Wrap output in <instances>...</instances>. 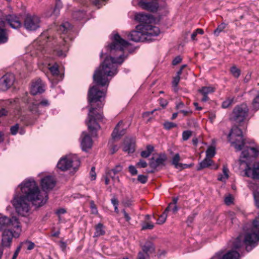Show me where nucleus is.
<instances>
[{"instance_id": "obj_1", "label": "nucleus", "mask_w": 259, "mask_h": 259, "mask_svg": "<svg viewBox=\"0 0 259 259\" xmlns=\"http://www.w3.org/2000/svg\"><path fill=\"white\" fill-rule=\"evenodd\" d=\"M129 45L128 42L121 37L118 34H115L113 42L108 47L111 55L118 57H106L103 63L97 70L94 75V82L98 85H108L109 80L108 76H112L117 72V64H121L124 60L123 51Z\"/></svg>"}, {"instance_id": "obj_2", "label": "nucleus", "mask_w": 259, "mask_h": 259, "mask_svg": "<svg viewBox=\"0 0 259 259\" xmlns=\"http://www.w3.org/2000/svg\"><path fill=\"white\" fill-rule=\"evenodd\" d=\"M21 194H16L12 203L17 212L25 216L29 212L30 202L36 207L44 205L48 201L46 192L40 190L36 182L31 179L26 180L19 185Z\"/></svg>"}, {"instance_id": "obj_3", "label": "nucleus", "mask_w": 259, "mask_h": 259, "mask_svg": "<svg viewBox=\"0 0 259 259\" xmlns=\"http://www.w3.org/2000/svg\"><path fill=\"white\" fill-rule=\"evenodd\" d=\"M105 96V92L99 90L95 85L90 88L89 91L88 101L91 107L88 113V120L87 124L91 131H97L100 128L97 120H101L103 116L101 113L96 112L97 108L95 107V104L97 103V106L99 107H102L103 104L101 99Z\"/></svg>"}, {"instance_id": "obj_4", "label": "nucleus", "mask_w": 259, "mask_h": 259, "mask_svg": "<svg viewBox=\"0 0 259 259\" xmlns=\"http://www.w3.org/2000/svg\"><path fill=\"white\" fill-rule=\"evenodd\" d=\"M243 229L244 234H241L233 240L232 247L238 249L245 245L246 250L249 251L259 239V215L251 224H246Z\"/></svg>"}, {"instance_id": "obj_5", "label": "nucleus", "mask_w": 259, "mask_h": 259, "mask_svg": "<svg viewBox=\"0 0 259 259\" xmlns=\"http://www.w3.org/2000/svg\"><path fill=\"white\" fill-rule=\"evenodd\" d=\"M6 22L14 29H18L22 25L20 17L16 15L0 16V44L6 42L8 39L5 28Z\"/></svg>"}, {"instance_id": "obj_6", "label": "nucleus", "mask_w": 259, "mask_h": 259, "mask_svg": "<svg viewBox=\"0 0 259 259\" xmlns=\"http://www.w3.org/2000/svg\"><path fill=\"white\" fill-rule=\"evenodd\" d=\"M228 139L231 145L237 151L241 150L245 144L242 131L236 126H233L229 135Z\"/></svg>"}, {"instance_id": "obj_7", "label": "nucleus", "mask_w": 259, "mask_h": 259, "mask_svg": "<svg viewBox=\"0 0 259 259\" xmlns=\"http://www.w3.org/2000/svg\"><path fill=\"white\" fill-rule=\"evenodd\" d=\"M80 160L76 155H69L63 157L57 164V167L62 171L67 170L71 168L76 170L80 165Z\"/></svg>"}, {"instance_id": "obj_8", "label": "nucleus", "mask_w": 259, "mask_h": 259, "mask_svg": "<svg viewBox=\"0 0 259 259\" xmlns=\"http://www.w3.org/2000/svg\"><path fill=\"white\" fill-rule=\"evenodd\" d=\"M248 115V107L246 104L243 103L238 105L234 107L231 118L235 122L241 123L247 119Z\"/></svg>"}, {"instance_id": "obj_9", "label": "nucleus", "mask_w": 259, "mask_h": 259, "mask_svg": "<svg viewBox=\"0 0 259 259\" xmlns=\"http://www.w3.org/2000/svg\"><path fill=\"white\" fill-rule=\"evenodd\" d=\"M21 232L20 227L13 229L5 230L2 235V244L4 246L9 247L11 245L13 237L18 238Z\"/></svg>"}, {"instance_id": "obj_10", "label": "nucleus", "mask_w": 259, "mask_h": 259, "mask_svg": "<svg viewBox=\"0 0 259 259\" xmlns=\"http://www.w3.org/2000/svg\"><path fill=\"white\" fill-rule=\"evenodd\" d=\"M138 30H142L144 31L145 39L147 41L153 40L152 37L157 36L160 33L159 28L151 25H139L137 26Z\"/></svg>"}, {"instance_id": "obj_11", "label": "nucleus", "mask_w": 259, "mask_h": 259, "mask_svg": "<svg viewBox=\"0 0 259 259\" xmlns=\"http://www.w3.org/2000/svg\"><path fill=\"white\" fill-rule=\"evenodd\" d=\"M40 20L35 15L27 14L24 21V26L28 30L34 31L40 27Z\"/></svg>"}, {"instance_id": "obj_12", "label": "nucleus", "mask_w": 259, "mask_h": 259, "mask_svg": "<svg viewBox=\"0 0 259 259\" xmlns=\"http://www.w3.org/2000/svg\"><path fill=\"white\" fill-rule=\"evenodd\" d=\"M20 223L15 217L9 218L6 216L0 217V230L7 227H10V229L14 230L15 228L19 227Z\"/></svg>"}, {"instance_id": "obj_13", "label": "nucleus", "mask_w": 259, "mask_h": 259, "mask_svg": "<svg viewBox=\"0 0 259 259\" xmlns=\"http://www.w3.org/2000/svg\"><path fill=\"white\" fill-rule=\"evenodd\" d=\"M15 76L12 73H7L0 79V90L3 91L7 90L14 83Z\"/></svg>"}, {"instance_id": "obj_14", "label": "nucleus", "mask_w": 259, "mask_h": 259, "mask_svg": "<svg viewBox=\"0 0 259 259\" xmlns=\"http://www.w3.org/2000/svg\"><path fill=\"white\" fill-rule=\"evenodd\" d=\"M240 257L239 253L234 250L228 251L223 254V252L220 251L217 253L211 259H239Z\"/></svg>"}, {"instance_id": "obj_15", "label": "nucleus", "mask_w": 259, "mask_h": 259, "mask_svg": "<svg viewBox=\"0 0 259 259\" xmlns=\"http://www.w3.org/2000/svg\"><path fill=\"white\" fill-rule=\"evenodd\" d=\"M40 184L44 191H50L55 187L56 181L53 177L48 176L41 179Z\"/></svg>"}, {"instance_id": "obj_16", "label": "nucleus", "mask_w": 259, "mask_h": 259, "mask_svg": "<svg viewBox=\"0 0 259 259\" xmlns=\"http://www.w3.org/2000/svg\"><path fill=\"white\" fill-rule=\"evenodd\" d=\"M245 175L248 177L258 179L259 163H254L251 167L247 165L245 169Z\"/></svg>"}, {"instance_id": "obj_17", "label": "nucleus", "mask_w": 259, "mask_h": 259, "mask_svg": "<svg viewBox=\"0 0 259 259\" xmlns=\"http://www.w3.org/2000/svg\"><path fill=\"white\" fill-rule=\"evenodd\" d=\"M144 31L142 30H138L137 27L135 30H133L128 35L129 39L135 42L144 41L146 40Z\"/></svg>"}, {"instance_id": "obj_18", "label": "nucleus", "mask_w": 259, "mask_h": 259, "mask_svg": "<svg viewBox=\"0 0 259 259\" xmlns=\"http://www.w3.org/2000/svg\"><path fill=\"white\" fill-rule=\"evenodd\" d=\"M45 91L44 85L42 80L40 79L32 82L30 92L33 95H35L38 93H41Z\"/></svg>"}, {"instance_id": "obj_19", "label": "nucleus", "mask_w": 259, "mask_h": 259, "mask_svg": "<svg viewBox=\"0 0 259 259\" xmlns=\"http://www.w3.org/2000/svg\"><path fill=\"white\" fill-rule=\"evenodd\" d=\"M81 146L82 149L86 151L90 149L93 144V141L91 137L85 132H82L81 136Z\"/></svg>"}, {"instance_id": "obj_20", "label": "nucleus", "mask_w": 259, "mask_h": 259, "mask_svg": "<svg viewBox=\"0 0 259 259\" xmlns=\"http://www.w3.org/2000/svg\"><path fill=\"white\" fill-rule=\"evenodd\" d=\"M135 150V141L131 138H126L124 141L123 150L128 153H133Z\"/></svg>"}, {"instance_id": "obj_21", "label": "nucleus", "mask_w": 259, "mask_h": 259, "mask_svg": "<svg viewBox=\"0 0 259 259\" xmlns=\"http://www.w3.org/2000/svg\"><path fill=\"white\" fill-rule=\"evenodd\" d=\"M125 133V130L123 128V122L120 121L114 128L112 134V138L114 140L119 139Z\"/></svg>"}, {"instance_id": "obj_22", "label": "nucleus", "mask_w": 259, "mask_h": 259, "mask_svg": "<svg viewBox=\"0 0 259 259\" xmlns=\"http://www.w3.org/2000/svg\"><path fill=\"white\" fill-rule=\"evenodd\" d=\"M166 159L167 157L165 154H160L156 159L153 158L151 159L150 166L152 168H156L159 166L164 165Z\"/></svg>"}, {"instance_id": "obj_23", "label": "nucleus", "mask_w": 259, "mask_h": 259, "mask_svg": "<svg viewBox=\"0 0 259 259\" xmlns=\"http://www.w3.org/2000/svg\"><path fill=\"white\" fill-rule=\"evenodd\" d=\"M198 92L203 96L201 101L206 102L209 100L207 95L214 92V88L212 87H203L198 90Z\"/></svg>"}, {"instance_id": "obj_24", "label": "nucleus", "mask_w": 259, "mask_h": 259, "mask_svg": "<svg viewBox=\"0 0 259 259\" xmlns=\"http://www.w3.org/2000/svg\"><path fill=\"white\" fill-rule=\"evenodd\" d=\"M180 160L181 158L179 154L177 153L172 158L171 164L174 165L176 168L179 169L180 170H182L188 167L186 164L180 163L179 161Z\"/></svg>"}, {"instance_id": "obj_25", "label": "nucleus", "mask_w": 259, "mask_h": 259, "mask_svg": "<svg viewBox=\"0 0 259 259\" xmlns=\"http://www.w3.org/2000/svg\"><path fill=\"white\" fill-rule=\"evenodd\" d=\"M135 19L141 23L140 25H148L147 23L151 21V16L150 15L139 13L135 15Z\"/></svg>"}, {"instance_id": "obj_26", "label": "nucleus", "mask_w": 259, "mask_h": 259, "mask_svg": "<svg viewBox=\"0 0 259 259\" xmlns=\"http://www.w3.org/2000/svg\"><path fill=\"white\" fill-rule=\"evenodd\" d=\"M213 163V161L208 158L205 157L204 159H203L200 163L199 167L198 168V170H201L203 168L208 167L209 166L212 165V168L217 169L218 168L219 166L217 164L212 165Z\"/></svg>"}, {"instance_id": "obj_27", "label": "nucleus", "mask_w": 259, "mask_h": 259, "mask_svg": "<svg viewBox=\"0 0 259 259\" xmlns=\"http://www.w3.org/2000/svg\"><path fill=\"white\" fill-rule=\"evenodd\" d=\"M139 6L143 9L155 12L157 9V6L155 4L151 2H145L140 1L139 3Z\"/></svg>"}, {"instance_id": "obj_28", "label": "nucleus", "mask_w": 259, "mask_h": 259, "mask_svg": "<svg viewBox=\"0 0 259 259\" xmlns=\"http://www.w3.org/2000/svg\"><path fill=\"white\" fill-rule=\"evenodd\" d=\"M95 228V232L94 235V237H97L102 235H104L105 234V231L104 230L105 227L102 224H98Z\"/></svg>"}, {"instance_id": "obj_29", "label": "nucleus", "mask_w": 259, "mask_h": 259, "mask_svg": "<svg viewBox=\"0 0 259 259\" xmlns=\"http://www.w3.org/2000/svg\"><path fill=\"white\" fill-rule=\"evenodd\" d=\"M171 204H169L168 206L166 208L164 211L162 213V214H161L158 220H157V224H163L166 219V218L167 217V212L169 211L170 208L171 207Z\"/></svg>"}, {"instance_id": "obj_30", "label": "nucleus", "mask_w": 259, "mask_h": 259, "mask_svg": "<svg viewBox=\"0 0 259 259\" xmlns=\"http://www.w3.org/2000/svg\"><path fill=\"white\" fill-rule=\"evenodd\" d=\"M229 169L227 166L224 165L223 168V174L219 175L218 180L220 181L225 182L229 178L228 175Z\"/></svg>"}, {"instance_id": "obj_31", "label": "nucleus", "mask_w": 259, "mask_h": 259, "mask_svg": "<svg viewBox=\"0 0 259 259\" xmlns=\"http://www.w3.org/2000/svg\"><path fill=\"white\" fill-rule=\"evenodd\" d=\"M70 24L68 22H65L59 26V28L57 30L60 33H65L70 29Z\"/></svg>"}, {"instance_id": "obj_32", "label": "nucleus", "mask_w": 259, "mask_h": 259, "mask_svg": "<svg viewBox=\"0 0 259 259\" xmlns=\"http://www.w3.org/2000/svg\"><path fill=\"white\" fill-rule=\"evenodd\" d=\"M122 169V167L121 165L118 164L116 165L115 168L109 170L108 172V175L112 178H113V176L115 175L116 174L118 173Z\"/></svg>"}, {"instance_id": "obj_33", "label": "nucleus", "mask_w": 259, "mask_h": 259, "mask_svg": "<svg viewBox=\"0 0 259 259\" xmlns=\"http://www.w3.org/2000/svg\"><path fill=\"white\" fill-rule=\"evenodd\" d=\"M146 149V150L143 151L141 153V156L142 157L147 158L149 156L153 150V147L151 145H148Z\"/></svg>"}, {"instance_id": "obj_34", "label": "nucleus", "mask_w": 259, "mask_h": 259, "mask_svg": "<svg viewBox=\"0 0 259 259\" xmlns=\"http://www.w3.org/2000/svg\"><path fill=\"white\" fill-rule=\"evenodd\" d=\"M143 250L145 253L152 252L154 251L153 244L150 242L146 243V244L143 247Z\"/></svg>"}, {"instance_id": "obj_35", "label": "nucleus", "mask_w": 259, "mask_h": 259, "mask_svg": "<svg viewBox=\"0 0 259 259\" xmlns=\"http://www.w3.org/2000/svg\"><path fill=\"white\" fill-rule=\"evenodd\" d=\"M215 154V149L214 147H209L206 151V157L211 159Z\"/></svg>"}, {"instance_id": "obj_36", "label": "nucleus", "mask_w": 259, "mask_h": 259, "mask_svg": "<svg viewBox=\"0 0 259 259\" xmlns=\"http://www.w3.org/2000/svg\"><path fill=\"white\" fill-rule=\"evenodd\" d=\"M227 24L224 22L222 23L218 26L217 29L214 31V34L217 36L218 35L220 32H222L224 30V29L227 27Z\"/></svg>"}, {"instance_id": "obj_37", "label": "nucleus", "mask_w": 259, "mask_h": 259, "mask_svg": "<svg viewBox=\"0 0 259 259\" xmlns=\"http://www.w3.org/2000/svg\"><path fill=\"white\" fill-rule=\"evenodd\" d=\"M39 107L38 104L33 103L29 107L30 111L34 114H39L38 109Z\"/></svg>"}, {"instance_id": "obj_38", "label": "nucleus", "mask_w": 259, "mask_h": 259, "mask_svg": "<svg viewBox=\"0 0 259 259\" xmlns=\"http://www.w3.org/2000/svg\"><path fill=\"white\" fill-rule=\"evenodd\" d=\"M230 71L232 73V74L235 77H238L239 76L240 74V71L239 69H238L235 66H233L230 69Z\"/></svg>"}, {"instance_id": "obj_39", "label": "nucleus", "mask_w": 259, "mask_h": 259, "mask_svg": "<svg viewBox=\"0 0 259 259\" xmlns=\"http://www.w3.org/2000/svg\"><path fill=\"white\" fill-rule=\"evenodd\" d=\"M233 98H228L222 103V106L223 108H227L233 104Z\"/></svg>"}, {"instance_id": "obj_40", "label": "nucleus", "mask_w": 259, "mask_h": 259, "mask_svg": "<svg viewBox=\"0 0 259 259\" xmlns=\"http://www.w3.org/2000/svg\"><path fill=\"white\" fill-rule=\"evenodd\" d=\"M62 7V3L61 0H56V5L53 13L56 15L59 14V9Z\"/></svg>"}, {"instance_id": "obj_41", "label": "nucleus", "mask_w": 259, "mask_h": 259, "mask_svg": "<svg viewBox=\"0 0 259 259\" xmlns=\"http://www.w3.org/2000/svg\"><path fill=\"white\" fill-rule=\"evenodd\" d=\"M252 107L255 110L259 109V95L257 96L253 100L252 103Z\"/></svg>"}, {"instance_id": "obj_42", "label": "nucleus", "mask_w": 259, "mask_h": 259, "mask_svg": "<svg viewBox=\"0 0 259 259\" xmlns=\"http://www.w3.org/2000/svg\"><path fill=\"white\" fill-rule=\"evenodd\" d=\"M84 16V14L83 12L79 11L74 12L73 14V17L74 19H76L77 20H80L82 19Z\"/></svg>"}, {"instance_id": "obj_43", "label": "nucleus", "mask_w": 259, "mask_h": 259, "mask_svg": "<svg viewBox=\"0 0 259 259\" xmlns=\"http://www.w3.org/2000/svg\"><path fill=\"white\" fill-rule=\"evenodd\" d=\"M204 31L201 28H197L191 35V38L192 40H195L196 37L198 34H203Z\"/></svg>"}, {"instance_id": "obj_44", "label": "nucleus", "mask_w": 259, "mask_h": 259, "mask_svg": "<svg viewBox=\"0 0 259 259\" xmlns=\"http://www.w3.org/2000/svg\"><path fill=\"white\" fill-rule=\"evenodd\" d=\"M54 53L60 57H65L66 54L65 52H63L62 49L56 48L54 50Z\"/></svg>"}, {"instance_id": "obj_45", "label": "nucleus", "mask_w": 259, "mask_h": 259, "mask_svg": "<svg viewBox=\"0 0 259 259\" xmlns=\"http://www.w3.org/2000/svg\"><path fill=\"white\" fill-rule=\"evenodd\" d=\"M164 127L166 130H170L173 127H176L177 124L169 121H166L163 124Z\"/></svg>"}, {"instance_id": "obj_46", "label": "nucleus", "mask_w": 259, "mask_h": 259, "mask_svg": "<svg viewBox=\"0 0 259 259\" xmlns=\"http://www.w3.org/2000/svg\"><path fill=\"white\" fill-rule=\"evenodd\" d=\"M49 70L53 75H57L59 74V70L57 66L56 65L49 67Z\"/></svg>"}, {"instance_id": "obj_47", "label": "nucleus", "mask_w": 259, "mask_h": 259, "mask_svg": "<svg viewBox=\"0 0 259 259\" xmlns=\"http://www.w3.org/2000/svg\"><path fill=\"white\" fill-rule=\"evenodd\" d=\"M192 136V132L190 131H186L183 132L182 137L184 141H186Z\"/></svg>"}, {"instance_id": "obj_48", "label": "nucleus", "mask_w": 259, "mask_h": 259, "mask_svg": "<svg viewBox=\"0 0 259 259\" xmlns=\"http://www.w3.org/2000/svg\"><path fill=\"white\" fill-rule=\"evenodd\" d=\"M253 195L255 203V205L257 207H259V191L258 192L253 191Z\"/></svg>"}, {"instance_id": "obj_49", "label": "nucleus", "mask_w": 259, "mask_h": 259, "mask_svg": "<svg viewBox=\"0 0 259 259\" xmlns=\"http://www.w3.org/2000/svg\"><path fill=\"white\" fill-rule=\"evenodd\" d=\"M105 0H95L93 2L94 6L98 8H100L102 5H104Z\"/></svg>"}, {"instance_id": "obj_50", "label": "nucleus", "mask_w": 259, "mask_h": 259, "mask_svg": "<svg viewBox=\"0 0 259 259\" xmlns=\"http://www.w3.org/2000/svg\"><path fill=\"white\" fill-rule=\"evenodd\" d=\"M138 181L142 184H145L147 181V177L143 175H140L138 177Z\"/></svg>"}, {"instance_id": "obj_51", "label": "nucleus", "mask_w": 259, "mask_h": 259, "mask_svg": "<svg viewBox=\"0 0 259 259\" xmlns=\"http://www.w3.org/2000/svg\"><path fill=\"white\" fill-rule=\"evenodd\" d=\"M19 128V126L18 124H16L15 125L12 126L10 129L11 134L13 135H15L17 133Z\"/></svg>"}, {"instance_id": "obj_52", "label": "nucleus", "mask_w": 259, "mask_h": 259, "mask_svg": "<svg viewBox=\"0 0 259 259\" xmlns=\"http://www.w3.org/2000/svg\"><path fill=\"white\" fill-rule=\"evenodd\" d=\"M90 207L92 209V212L93 213L96 214L98 213V210L96 206L93 201H91L90 202Z\"/></svg>"}, {"instance_id": "obj_53", "label": "nucleus", "mask_w": 259, "mask_h": 259, "mask_svg": "<svg viewBox=\"0 0 259 259\" xmlns=\"http://www.w3.org/2000/svg\"><path fill=\"white\" fill-rule=\"evenodd\" d=\"M154 227V225L150 223H147L143 225L142 228V230L146 229H152Z\"/></svg>"}, {"instance_id": "obj_54", "label": "nucleus", "mask_w": 259, "mask_h": 259, "mask_svg": "<svg viewBox=\"0 0 259 259\" xmlns=\"http://www.w3.org/2000/svg\"><path fill=\"white\" fill-rule=\"evenodd\" d=\"M128 170H129V171L130 172V173L133 176L137 174V172H138L137 170L136 169V167L134 166H133V165L129 166Z\"/></svg>"}, {"instance_id": "obj_55", "label": "nucleus", "mask_w": 259, "mask_h": 259, "mask_svg": "<svg viewBox=\"0 0 259 259\" xmlns=\"http://www.w3.org/2000/svg\"><path fill=\"white\" fill-rule=\"evenodd\" d=\"M180 77H179V76H176L174 78L173 81H172V85L175 88H176L177 87V85H178L179 82L180 81Z\"/></svg>"}, {"instance_id": "obj_56", "label": "nucleus", "mask_w": 259, "mask_h": 259, "mask_svg": "<svg viewBox=\"0 0 259 259\" xmlns=\"http://www.w3.org/2000/svg\"><path fill=\"white\" fill-rule=\"evenodd\" d=\"M95 170V167H92L91 168L90 173V177L92 180H95L96 178V174Z\"/></svg>"}, {"instance_id": "obj_57", "label": "nucleus", "mask_w": 259, "mask_h": 259, "mask_svg": "<svg viewBox=\"0 0 259 259\" xmlns=\"http://www.w3.org/2000/svg\"><path fill=\"white\" fill-rule=\"evenodd\" d=\"M137 164L139 167L142 168L146 167L147 166V163L143 160H140Z\"/></svg>"}, {"instance_id": "obj_58", "label": "nucleus", "mask_w": 259, "mask_h": 259, "mask_svg": "<svg viewBox=\"0 0 259 259\" xmlns=\"http://www.w3.org/2000/svg\"><path fill=\"white\" fill-rule=\"evenodd\" d=\"M182 58L180 56L176 57L172 61V64L174 65H177L182 61Z\"/></svg>"}, {"instance_id": "obj_59", "label": "nucleus", "mask_w": 259, "mask_h": 259, "mask_svg": "<svg viewBox=\"0 0 259 259\" xmlns=\"http://www.w3.org/2000/svg\"><path fill=\"white\" fill-rule=\"evenodd\" d=\"M250 151H251L254 156H256L259 152L258 150L254 147H248Z\"/></svg>"}, {"instance_id": "obj_60", "label": "nucleus", "mask_w": 259, "mask_h": 259, "mask_svg": "<svg viewBox=\"0 0 259 259\" xmlns=\"http://www.w3.org/2000/svg\"><path fill=\"white\" fill-rule=\"evenodd\" d=\"M249 150V148H248L246 150L243 151L241 153V157H242V158L248 157L249 156V152H248Z\"/></svg>"}, {"instance_id": "obj_61", "label": "nucleus", "mask_w": 259, "mask_h": 259, "mask_svg": "<svg viewBox=\"0 0 259 259\" xmlns=\"http://www.w3.org/2000/svg\"><path fill=\"white\" fill-rule=\"evenodd\" d=\"M25 244L27 245V249L28 250H31L34 247V244L32 242L27 241Z\"/></svg>"}, {"instance_id": "obj_62", "label": "nucleus", "mask_w": 259, "mask_h": 259, "mask_svg": "<svg viewBox=\"0 0 259 259\" xmlns=\"http://www.w3.org/2000/svg\"><path fill=\"white\" fill-rule=\"evenodd\" d=\"M8 110L5 108L0 109V117L6 116L8 114Z\"/></svg>"}, {"instance_id": "obj_63", "label": "nucleus", "mask_w": 259, "mask_h": 259, "mask_svg": "<svg viewBox=\"0 0 259 259\" xmlns=\"http://www.w3.org/2000/svg\"><path fill=\"white\" fill-rule=\"evenodd\" d=\"M225 202L226 204H230L232 202V198L231 196H229L225 198Z\"/></svg>"}, {"instance_id": "obj_64", "label": "nucleus", "mask_w": 259, "mask_h": 259, "mask_svg": "<svg viewBox=\"0 0 259 259\" xmlns=\"http://www.w3.org/2000/svg\"><path fill=\"white\" fill-rule=\"evenodd\" d=\"M122 212L123 213V215L126 221L129 222L131 220V217L128 215V214L124 209L122 210Z\"/></svg>"}]
</instances>
